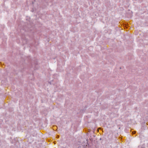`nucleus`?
<instances>
[{
    "instance_id": "obj_3",
    "label": "nucleus",
    "mask_w": 148,
    "mask_h": 148,
    "mask_svg": "<svg viewBox=\"0 0 148 148\" xmlns=\"http://www.w3.org/2000/svg\"><path fill=\"white\" fill-rule=\"evenodd\" d=\"M58 137H59V136H57Z\"/></svg>"
},
{
    "instance_id": "obj_2",
    "label": "nucleus",
    "mask_w": 148,
    "mask_h": 148,
    "mask_svg": "<svg viewBox=\"0 0 148 148\" xmlns=\"http://www.w3.org/2000/svg\"><path fill=\"white\" fill-rule=\"evenodd\" d=\"M58 137H59V136H57Z\"/></svg>"
},
{
    "instance_id": "obj_1",
    "label": "nucleus",
    "mask_w": 148,
    "mask_h": 148,
    "mask_svg": "<svg viewBox=\"0 0 148 148\" xmlns=\"http://www.w3.org/2000/svg\"><path fill=\"white\" fill-rule=\"evenodd\" d=\"M132 133V134H134L135 133V132L134 131H133Z\"/></svg>"
}]
</instances>
